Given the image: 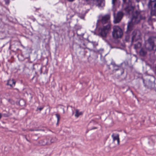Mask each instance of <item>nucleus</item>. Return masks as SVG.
Wrapping results in <instances>:
<instances>
[{
	"label": "nucleus",
	"mask_w": 156,
	"mask_h": 156,
	"mask_svg": "<svg viewBox=\"0 0 156 156\" xmlns=\"http://www.w3.org/2000/svg\"><path fill=\"white\" fill-rule=\"evenodd\" d=\"M124 5H126L125 10L126 13L132 15L131 22H129L127 27V31H131L133 29L132 23L134 24L138 23L140 20L146 19V12L136 11L133 12L134 6H133L131 0H123Z\"/></svg>",
	"instance_id": "nucleus-1"
},
{
	"label": "nucleus",
	"mask_w": 156,
	"mask_h": 156,
	"mask_svg": "<svg viewBox=\"0 0 156 156\" xmlns=\"http://www.w3.org/2000/svg\"><path fill=\"white\" fill-rule=\"evenodd\" d=\"M116 1L117 0H112V3L113 7L115 6V3Z\"/></svg>",
	"instance_id": "nucleus-18"
},
{
	"label": "nucleus",
	"mask_w": 156,
	"mask_h": 156,
	"mask_svg": "<svg viewBox=\"0 0 156 156\" xmlns=\"http://www.w3.org/2000/svg\"><path fill=\"white\" fill-rule=\"evenodd\" d=\"M112 137L113 138V141L117 140L118 144H119V134H118L113 133L112 135Z\"/></svg>",
	"instance_id": "nucleus-10"
},
{
	"label": "nucleus",
	"mask_w": 156,
	"mask_h": 156,
	"mask_svg": "<svg viewBox=\"0 0 156 156\" xmlns=\"http://www.w3.org/2000/svg\"><path fill=\"white\" fill-rule=\"evenodd\" d=\"M146 48H142L139 53L140 55L144 56L147 53V49L149 51H156V37L151 36L147 40V42L145 46Z\"/></svg>",
	"instance_id": "nucleus-2"
},
{
	"label": "nucleus",
	"mask_w": 156,
	"mask_h": 156,
	"mask_svg": "<svg viewBox=\"0 0 156 156\" xmlns=\"http://www.w3.org/2000/svg\"><path fill=\"white\" fill-rule=\"evenodd\" d=\"M90 42L94 46L95 45L94 44V43H95L94 42Z\"/></svg>",
	"instance_id": "nucleus-23"
},
{
	"label": "nucleus",
	"mask_w": 156,
	"mask_h": 156,
	"mask_svg": "<svg viewBox=\"0 0 156 156\" xmlns=\"http://www.w3.org/2000/svg\"><path fill=\"white\" fill-rule=\"evenodd\" d=\"M143 82L144 83V79L143 80Z\"/></svg>",
	"instance_id": "nucleus-28"
},
{
	"label": "nucleus",
	"mask_w": 156,
	"mask_h": 156,
	"mask_svg": "<svg viewBox=\"0 0 156 156\" xmlns=\"http://www.w3.org/2000/svg\"><path fill=\"white\" fill-rule=\"evenodd\" d=\"M111 28L110 23L108 24L106 26H104L100 28L99 29L100 34L102 37L106 36Z\"/></svg>",
	"instance_id": "nucleus-5"
},
{
	"label": "nucleus",
	"mask_w": 156,
	"mask_h": 156,
	"mask_svg": "<svg viewBox=\"0 0 156 156\" xmlns=\"http://www.w3.org/2000/svg\"><path fill=\"white\" fill-rule=\"evenodd\" d=\"M123 15V13L121 12H118L117 16L114 17V22L115 23H119L122 19Z\"/></svg>",
	"instance_id": "nucleus-8"
},
{
	"label": "nucleus",
	"mask_w": 156,
	"mask_h": 156,
	"mask_svg": "<svg viewBox=\"0 0 156 156\" xmlns=\"http://www.w3.org/2000/svg\"><path fill=\"white\" fill-rule=\"evenodd\" d=\"M69 2H73L74 0H67Z\"/></svg>",
	"instance_id": "nucleus-26"
},
{
	"label": "nucleus",
	"mask_w": 156,
	"mask_h": 156,
	"mask_svg": "<svg viewBox=\"0 0 156 156\" xmlns=\"http://www.w3.org/2000/svg\"><path fill=\"white\" fill-rule=\"evenodd\" d=\"M2 117V115L1 113H0V119Z\"/></svg>",
	"instance_id": "nucleus-25"
},
{
	"label": "nucleus",
	"mask_w": 156,
	"mask_h": 156,
	"mask_svg": "<svg viewBox=\"0 0 156 156\" xmlns=\"http://www.w3.org/2000/svg\"><path fill=\"white\" fill-rule=\"evenodd\" d=\"M16 81L13 80H8L7 84L9 85L11 87H13L15 85Z\"/></svg>",
	"instance_id": "nucleus-11"
},
{
	"label": "nucleus",
	"mask_w": 156,
	"mask_h": 156,
	"mask_svg": "<svg viewBox=\"0 0 156 156\" xmlns=\"http://www.w3.org/2000/svg\"><path fill=\"white\" fill-rule=\"evenodd\" d=\"M111 64L112 66L113 69V71L119 70L120 71V75H122L124 73L123 69L120 66L116 65L114 62H112Z\"/></svg>",
	"instance_id": "nucleus-7"
},
{
	"label": "nucleus",
	"mask_w": 156,
	"mask_h": 156,
	"mask_svg": "<svg viewBox=\"0 0 156 156\" xmlns=\"http://www.w3.org/2000/svg\"><path fill=\"white\" fill-rule=\"evenodd\" d=\"M39 130V129H35V130H34V129H30V131H39V130Z\"/></svg>",
	"instance_id": "nucleus-20"
},
{
	"label": "nucleus",
	"mask_w": 156,
	"mask_h": 156,
	"mask_svg": "<svg viewBox=\"0 0 156 156\" xmlns=\"http://www.w3.org/2000/svg\"><path fill=\"white\" fill-rule=\"evenodd\" d=\"M130 38V36L129 35H127L125 37V40L126 41H128Z\"/></svg>",
	"instance_id": "nucleus-17"
},
{
	"label": "nucleus",
	"mask_w": 156,
	"mask_h": 156,
	"mask_svg": "<svg viewBox=\"0 0 156 156\" xmlns=\"http://www.w3.org/2000/svg\"><path fill=\"white\" fill-rule=\"evenodd\" d=\"M99 20H97V23H98V22H99Z\"/></svg>",
	"instance_id": "nucleus-29"
},
{
	"label": "nucleus",
	"mask_w": 156,
	"mask_h": 156,
	"mask_svg": "<svg viewBox=\"0 0 156 156\" xmlns=\"http://www.w3.org/2000/svg\"><path fill=\"white\" fill-rule=\"evenodd\" d=\"M14 89L16 90L17 91H18V89H17V88H15V89Z\"/></svg>",
	"instance_id": "nucleus-27"
},
{
	"label": "nucleus",
	"mask_w": 156,
	"mask_h": 156,
	"mask_svg": "<svg viewBox=\"0 0 156 156\" xmlns=\"http://www.w3.org/2000/svg\"><path fill=\"white\" fill-rule=\"evenodd\" d=\"M97 129V127H94L93 128H92L91 129H90V130L94 129Z\"/></svg>",
	"instance_id": "nucleus-22"
},
{
	"label": "nucleus",
	"mask_w": 156,
	"mask_h": 156,
	"mask_svg": "<svg viewBox=\"0 0 156 156\" xmlns=\"http://www.w3.org/2000/svg\"><path fill=\"white\" fill-rule=\"evenodd\" d=\"M57 140V138L55 137L52 138L50 140L51 143H53L56 142Z\"/></svg>",
	"instance_id": "nucleus-16"
},
{
	"label": "nucleus",
	"mask_w": 156,
	"mask_h": 156,
	"mask_svg": "<svg viewBox=\"0 0 156 156\" xmlns=\"http://www.w3.org/2000/svg\"><path fill=\"white\" fill-rule=\"evenodd\" d=\"M43 108L40 107L39 108H37L38 109H39L40 111H41Z\"/></svg>",
	"instance_id": "nucleus-21"
},
{
	"label": "nucleus",
	"mask_w": 156,
	"mask_h": 156,
	"mask_svg": "<svg viewBox=\"0 0 156 156\" xmlns=\"http://www.w3.org/2000/svg\"><path fill=\"white\" fill-rule=\"evenodd\" d=\"M141 46V44L139 42H138L137 44H134V48L137 49L140 48Z\"/></svg>",
	"instance_id": "nucleus-14"
},
{
	"label": "nucleus",
	"mask_w": 156,
	"mask_h": 156,
	"mask_svg": "<svg viewBox=\"0 0 156 156\" xmlns=\"http://www.w3.org/2000/svg\"><path fill=\"white\" fill-rule=\"evenodd\" d=\"M86 2H90V1H93L94 0H85Z\"/></svg>",
	"instance_id": "nucleus-24"
},
{
	"label": "nucleus",
	"mask_w": 156,
	"mask_h": 156,
	"mask_svg": "<svg viewBox=\"0 0 156 156\" xmlns=\"http://www.w3.org/2000/svg\"><path fill=\"white\" fill-rule=\"evenodd\" d=\"M132 34L131 43L133 44L134 42L140 39L141 34L139 30H135L133 31Z\"/></svg>",
	"instance_id": "nucleus-6"
},
{
	"label": "nucleus",
	"mask_w": 156,
	"mask_h": 156,
	"mask_svg": "<svg viewBox=\"0 0 156 156\" xmlns=\"http://www.w3.org/2000/svg\"><path fill=\"white\" fill-rule=\"evenodd\" d=\"M82 114L83 113L82 112H79V110L76 109V110L75 116L76 117L78 118L80 115H82Z\"/></svg>",
	"instance_id": "nucleus-13"
},
{
	"label": "nucleus",
	"mask_w": 156,
	"mask_h": 156,
	"mask_svg": "<svg viewBox=\"0 0 156 156\" xmlns=\"http://www.w3.org/2000/svg\"><path fill=\"white\" fill-rule=\"evenodd\" d=\"M88 49L90 50V49L89 48H87Z\"/></svg>",
	"instance_id": "nucleus-30"
},
{
	"label": "nucleus",
	"mask_w": 156,
	"mask_h": 156,
	"mask_svg": "<svg viewBox=\"0 0 156 156\" xmlns=\"http://www.w3.org/2000/svg\"><path fill=\"white\" fill-rule=\"evenodd\" d=\"M112 34L114 38L117 39L120 38L123 35L122 30L119 27L115 26L113 27Z\"/></svg>",
	"instance_id": "nucleus-3"
},
{
	"label": "nucleus",
	"mask_w": 156,
	"mask_h": 156,
	"mask_svg": "<svg viewBox=\"0 0 156 156\" xmlns=\"http://www.w3.org/2000/svg\"><path fill=\"white\" fill-rule=\"evenodd\" d=\"M144 86H146V85H144Z\"/></svg>",
	"instance_id": "nucleus-31"
},
{
	"label": "nucleus",
	"mask_w": 156,
	"mask_h": 156,
	"mask_svg": "<svg viewBox=\"0 0 156 156\" xmlns=\"http://www.w3.org/2000/svg\"><path fill=\"white\" fill-rule=\"evenodd\" d=\"M98 6H103L104 5V1L103 0H97Z\"/></svg>",
	"instance_id": "nucleus-12"
},
{
	"label": "nucleus",
	"mask_w": 156,
	"mask_h": 156,
	"mask_svg": "<svg viewBox=\"0 0 156 156\" xmlns=\"http://www.w3.org/2000/svg\"><path fill=\"white\" fill-rule=\"evenodd\" d=\"M4 1L6 4H9L10 2L9 0H4Z\"/></svg>",
	"instance_id": "nucleus-19"
},
{
	"label": "nucleus",
	"mask_w": 156,
	"mask_h": 156,
	"mask_svg": "<svg viewBox=\"0 0 156 156\" xmlns=\"http://www.w3.org/2000/svg\"><path fill=\"white\" fill-rule=\"evenodd\" d=\"M148 7L151 9V16H156V0H150Z\"/></svg>",
	"instance_id": "nucleus-4"
},
{
	"label": "nucleus",
	"mask_w": 156,
	"mask_h": 156,
	"mask_svg": "<svg viewBox=\"0 0 156 156\" xmlns=\"http://www.w3.org/2000/svg\"><path fill=\"white\" fill-rule=\"evenodd\" d=\"M110 16L109 15H106L101 17V19L100 20L103 24L107 23L108 24L109 23Z\"/></svg>",
	"instance_id": "nucleus-9"
},
{
	"label": "nucleus",
	"mask_w": 156,
	"mask_h": 156,
	"mask_svg": "<svg viewBox=\"0 0 156 156\" xmlns=\"http://www.w3.org/2000/svg\"><path fill=\"white\" fill-rule=\"evenodd\" d=\"M55 115L57 118V125H58L59 122L60 120V115L58 114H55Z\"/></svg>",
	"instance_id": "nucleus-15"
}]
</instances>
